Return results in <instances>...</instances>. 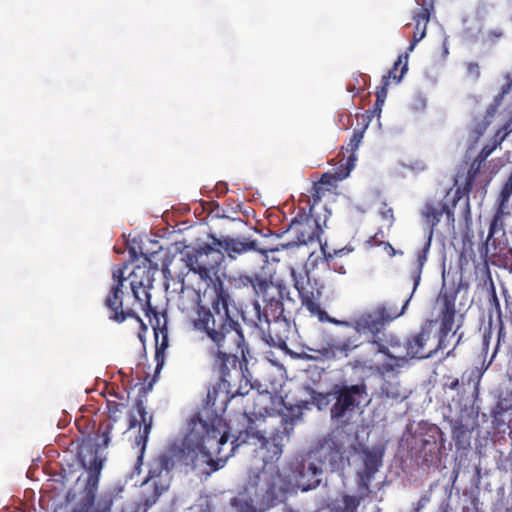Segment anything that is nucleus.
Listing matches in <instances>:
<instances>
[{"mask_svg": "<svg viewBox=\"0 0 512 512\" xmlns=\"http://www.w3.org/2000/svg\"><path fill=\"white\" fill-rule=\"evenodd\" d=\"M289 414L281 419L282 430H277L268 438L251 427L240 431L235 437L236 445L253 444L259 446L264 466L259 471H250L242 491L231 501L237 512H264L275 506L284 497L287 489L279 468L274 465L282 455L283 441L289 438L302 417L301 407H291Z\"/></svg>", "mask_w": 512, "mask_h": 512, "instance_id": "1", "label": "nucleus"}, {"mask_svg": "<svg viewBox=\"0 0 512 512\" xmlns=\"http://www.w3.org/2000/svg\"><path fill=\"white\" fill-rule=\"evenodd\" d=\"M205 416L195 415L189 424L180 452V461L190 467L197 477L207 480L214 472L223 468L227 460L233 456L235 445L227 444L226 422L218 414Z\"/></svg>", "mask_w": 512, "mask_h": 512, "instance_id": "2", "label": "nucleus"}, {"mask_svg": "<svg viewBox=\"0 0 512 512\" xmlns=\"http://www.w3.org/2000/svg\"><path fill=\"white\" fill-rule=\"evenodd\" d=\"M291 277L302 306L308 310L311 316L317 317L320 322H330L356 330L357 333L369 334L373 339L385 324L394 321L404 314L410 300L407 299L400 310L388 303H379L370 309L358 313L350 321H341L331 318L321 308L318 301L322 296L323 287L318 285L317 280H311L307 270L298 272L292 268Z\"/></svg>", "mask_w": 512, "mask_h": 512, "instance_id": "3", "label": "nucleus"}, {"mask_svg": "<svg viewBox=\"0 0 512 512\" xmlns=\"http://www.w3.org/2000/svg\"><path fill=\"white\" fill-rule=\"evenodd\" d=\"M217 286L209 306L197 303L191 324L195 331L203 335V339H207V349L223 347L230 342L243 346L245 336L242 325L230 309V293L224 283L218 282Z\"/></svg>", "mask_w": 512, "mask_h": 512, "instance_id": "4", "label": "nucleus"}, {"mask_svg": "<svg viewBox=\"0 0 512 512\" xmlns=\"http://www.w3.org/2000/svg\"><path fill=\"white\" fill-rule=\"evenodd\" d=\"M157 266L152 267L151 261L145 259L142 265H136L128 276L129 284L132 291L134 302L138 303L140 308L145 311L146 315L150 313L156 315L155 309L152 307L149 289L153 285L154 272ZM127 280L124 277V272L121 269L113 272V284L105 298V306L109 311V319L122 323L128 318H134L140 321L132 306L124 304V282Z\"/></svg>", "mask_w": 512, "mask_h": 512, "instance_id": "5", "label": "nucleus"}, {"mask_svg": "<svg viewBox=\"0 0 512 512\" xmlns=\"http://www.w3.org/2000/svg\"><path fill=\"white\" fill-rule=\"evenodd\" d=\"M457 295L458 290L454 287L443 286L441 288L436 300L440 322L438 339H431L429 326L422 327L418 333L410 335L405 343L407 360L426 359L448 347L447 337L455 324Z\"/></svg>", "mask_w": 512, "mask_h": 512, "instance_id": "6", "label": "nucleus"}, {"mask_svg": "<svg viewBox=\"0 0 512 512\" xmlns=\"http://www.w3.org/2000/svg\"><path fill=\"white\" fill-rule=\"evenodd\" d=\"M391 322H389L390 324ZM388 325L385 324L384 327L375 335L373 339L371 335L365 333H357L356 330L350 335H343L339 338H333L328 346L318 350L325 357H334L337 352L343 353L347 355L350 351L356 349L360 345H362V341L360 339L362 336L365 339H368V343L373 345L376 348L377 353H381L386 356L384 362L375 366V371L380 376L387 375L389 373H393L397 369L403 367L407 363L406 356H394L391 354L389 347L396 348L400 347L401 343L399 338L395 335H387L384 339L379 337V334L385 327Z\"/></svg>", "mask_w": 512, "mask_h": 512, "instance_id": "7", "label": "nucleus"}, {"mask_svg": "<svg viewBox=\"0 0 512 512\" xmlns=\"http://www.w3.org/2000/svg\"><path fill=\"white\" fill-rule=\"evenodd\" d=\"M284 300L292 302L294 300L287 293H278L275 297L269 298L263 304L255 303L256 321L255 327L260 331L261 338L272 347L281 350H288L287 341L292 333L290 321L285 316Z\"/></svg>", "mask_w": 512, "mask_h": 512, "instance_id": "8", "label": "nucleus"}, {"mask_svg": "<svg viewBox=\"0 0 512 512\" xmlns=\"http://www.w3.org/2000/svg\"><path fill=\"white\" fill-rule=\"evenodd\" d=\"M113 429V423L109 420L99 424L98 433L102 440L101 443H84L79 452L78 459L81 466L88 472V479L85 485V505L91 507L95 504L96 493L98 489L100 474L103 469L105 458H101L98 453L100 448H107L110 443V434Z\"/></svg>", "mask_w": 512, "mask_h": 512, "instance_id": "9", "label": "nucleus"}, {"mask_svg": "<svg viewBox=\"0 0 512 512\" xmlns=\"http://www.w3.org/2000/svg\"><path fill=\"white\" fill-rule=\"evenodd\" d=\"M148 466V475L142 484L143 491L140 501L135 506V512H147L169 489L171 472L175 466L173 455L170 452L159 453Z\"/></svg>", "mask_w": 512, "mask_h": 512, "instance_id": "10", "label": "nucleus"}, {"mask_svg": "<svg viewBox=\"0 0 512 512\" xmlns=\"http://www.w3.org/2000/svg\"><path fill=\"white\" fill-rule=\"evenodd\" d=\"M209 356L212 359L213 368L218 372L221 382L224 387L226 384L231 386L233 374L235 378H244L246 385L249 384L248 373V360L247 355L249 349L243 343V346H235L232 342L224 344L223 347L208 348Z\"/></svg>", "mask_w": 512, "mask_h": 512, "instance_id": "11", "label": "nucleus"}, {"mask_svg": "<svg viewBox=\"0 0 512 512\" xmlns=\"http://www.w3.org/2000/svg\"><path fill=\"white\" fill-rule=\"evenodd\" d=\"M213 244H204L191 253L186 254V266L190 271L217 292V283H223L218 276L219 266L224 260L223 252Z\"/></svg>", "mask_w": 512, "mask_h": 512, "instance_id": "12", "label": "nucleus"}, {"mask_svg": "<svg viewBox=\"0 0 512 512\" xmlns=\"http://www.w3.org/2000/svg\"><path fill=\"white\" fill-rule=\"evenodd\" d=\"M329 395L333 400L330 407L331 420L339 426L345 427L351 423L366 395V386L365 384L334 385Z\"/></svg>", "mask_w": 512, "mask_h": 512, "instance_id": "13", "label": "nucleus"}, {"mask_svg": "<svg viewBox=\"0 0 512 512\" xmlns=\"http://www.w3.org/2000/svg\"><path fill=\"white\" fill-rule=\"evenodd\" d=\"M444 433L436 424H425L411 437L410 450L418 465L430 467L440 460Z\"/></svg>", "mask_w": 512, "mask_h": 512, "instance_id": "14", "label": "nucleus"}, {"mask_svg": "<svg viewBox=\"0 0 512 512\" xmlns=\"http://www.w3.org/2000/svg\"><path fill=\"white\" fill-rule=\"evenodd\" d=\"M363 137L364 129L354 130L348 143V151L351 152V155L348 157L345 166L343 168L341 167L339 171L335 172L333 175L327 173L323 174L320 180L314 183L311 191L313 205L321 200L324 190H329L336 181L343 180L349 176L356 160L354 152L358 149Z\"/></svg>", "mask_w": 512, "mask_h": 512, "instance_id": "15", "label": "nucleus"}, {"mask_svg": "<svg viewBox=\"0 0 512 512\" xmlns=\"http://www.w3.org/2000/svg\"><path fill=\"white\" fill-rule=\"evenodd\" d=\"M235 283L239 288H252L255 296L261 298L263 304L278 293H287V286L282 281H273V277L266 273L240 274L235 278Z\"/></svg>", "mask_w": 512, "mask_h": 512, "instance_id": "16", "label": "nucleus"}, {"mask_svg": "<svg viewBox=\"0 0 512 512\" xmlns=\"http://www.w3.org/2000/svg\"><path fill=\"white\" fill-rule=\"evenodd\" d=\"M311 456L326 471L335 472L344 467L343 445L334 432L318 440Z\"/></svg>", "mask_w": 512, "mask_h": 512, "instance_id": "17", "label": "nucleus"}, {"mask_svg": "<svg viewBox=\"0 0 512 512\" xmlns=\"http://www.w3.org/2000/svg\"><path fill=\"white\" fill-rule=\"evenodd\" d=\"M312 209L313 206H310L309 212H306L305 208H300L289 225L288 231L294 235L296 245H307L320 240L322 227L313 217Z\"/></svg>", "mask_w": 512, "mask_h": 512, "instance_id": "18", "label": "nucleus"}, {"mask_svg": "<svg viewBox=\"0 0 512 512\" xmlns=\"http://www.w3.org/2000/svg\"><path fill=\"white\" fill-rule=\"evenodd\" d=\"M212 244L218 247L224 254V257H228L231 261L237 260L240 256L256 252L259 253L263 258H266V250L262 249L259 245L258 240L250 237H230L225 236L217 238L211 237Z\"/></svg>", "mask_w": 512, "mask_h": 512, "instance_id": "19", "label": "nucleus"}, {"mask_svg": "<svg viewBox=\"0 0 512 512\" xmlns=\"http://www.w3.org/2000/svg\"><path fill=\"white\" fill-rule=\"evenodd\" d=\"M323 471L324 469L315 462L302 460L293 468L292 477L299 489L309 491L319 486Z\"/></svg>", "mask_w": 512, "mask_h": 512, "instance_id": "20", "label": "nucleus"}, {"mask_svg": "<svg viewBox=\"0 0 512 512\" xmlns=\"http://www.w3.org/2000/svg\"><path fill=\"white\" fill-rule=\"evenodd\" d=\"M416 2L420 8L413 13L415 27L413 38L408 47L409 51H413L417 43L426 36L427 24L434 12V0H416Z\"/></svg>", "mask_w": 512, "mask_h": 512, "instance_id": "21", "label": "nucleus"}, {"mask_svg": "<svg viewBox=\"0 0 512 512\" xmlns=\"http://www.w3.org/2000/svg\"><path fill=\"white\" fill-rule=\"evenodd\" d=\"M383 377V382L380 386L378 397L383 403H400L408 397V391L403 387L397 374Z\"/></svg>", "mask_w": 512, "mask_h": 512, "instance_id": "22", "label": "nucleus"}, {"mask_svg": "<svg viewBox=\"0 0 512 512\" xmlns=\"http://www.w3.org/2000/svg\"><path fill=\"white\" fill-rule=\"evenodd\" d=\"M140 416V425H143V429L139 432V435L135 438V444L140 447V455L137 459V464H142L143 454L146 449L147 441L152 427V416H148L144 402L141 398H138L134 404Z\"/></svg>", "mask_w": 512, "mask_h": 512, "instance_id": "23", "label": "nucleus"}, {"mask_svg": "<svg viewBox=\"0 0 512 512\" xmlns=\"http://www.w3.org/2000/svg\"><path fill=\"white\" fill-rule=\"evenodd\" d=\"M364 470L360 474V486L368 488L369 483L382 465V454L373 450L363 451Z\"/></svg>", "mask_w": 512, "mask_h": 512, "instance_id": "24", "label": "nucleus"}, {"mask_svg": "<svg viewBox=\"0 0 512 512\" xmlns=\"http://www.w3.org/2000/svg\"><path fill=\"white\" fill-rule=\"evenodd\" d=\"M445 203L441 201L426 202L422 208L421 215L424 221L430 226L428 231L434 234V228L438 225L441 217L444 215Z\"/></svg>", "mask_w": 512, "mask_h": 512, "instance_id": "25", "label": "nucleus"}, {"mask_svg": "<svg viewBox=\"0 0 512 512\" xmlns=\"http://www.w3.org/2000/svg\"><path fill=\"white\" fill-rule=\"evenodd\" d=\"M432 238V231H427V238L425 244L423 248L417 252V263L416 266L411 271L410 275L411 280L414 283V289H416L420 283L422 270L427 261V256L430 251Z\"/></svg>", "mask_w": 512, "mask_h": 512, "instance_id": "26", "label": "nucleus"}, {"mask_svg": "<svg viewBox=\"0 0 512 512\" xmlns=\"http://www.w3.org/2000/svg\"><path fill=\"white\" fill-rule=\"evenodd\" d=\"M506 208H507V204L498 202L497 209H496V211L492 217V220L490 222V225H489L488 236L482 245L483 248L485 249V251H487L488 244H489L490 240L493 238V236L497 232L504 230V220L508 214V212H506Z\"/></svg>", "mask_w": 512, "mask_h": 512, "instance_id": "27", "label": "nucleus"}, {"mask_svg": "<svg viewBox=\"0 0 512 512\" xmlns=\"http://www.w3.org/2000/svg\"><path fill=\"white\" fill-rule=\"evenodd\" d=\"M408 70V55H400L397 61L394 63V66L391 70H389L387 75L382 77V80H387V84H390V79H393L395 83L400 82L403 75Z\"/></svg>", "mask_w": 512, "mask_h": 512, "instance_id": "28", "label": "nucleus"}, {"mask_svg": "<svg viewBox=\"0 0 512 512\" xmlns=\"http://www.w3.org/2000/svg\"><path fill=\"white\" fill-rule=\"evenodd\" d=\"M493 151L494 147H490V144H486L472 161L470 168L467 171V175L475 180L481 168L484 166L486 159L493 153Z\"/></svg>", "mask_w": 512, "mask_h": 512, "instance_id": "29", "label": "nucleus"}, {"mask_svg": "<svg viewBox=\"0 0 512 512\" xmlns=\"http://www.w3.org/2000/svg\"><path fill=\"white\" fill-rule=\"evenodd\" d=\"M452 438L457 449H464L470 445V435L468 429L461 421H456L452 426Z\"/></svg>", "mask_w": 512, "mask_h": 512, "instance_id": "30", "label": "nucleus"}, {"mask_svg": "<svg viewBox=\"0 0 512 512\" xmlns=\"http://www.w3.org/2000/svg\"><path fill=\"white\" fill-rule=\"evenodd\" d=\"M321 250L324 255V259L327 262L329 268L340 274H345L346 270L342 264H339L336 257L341 256L345 253V249L334 250L333 253L327 252L325 247L321 245Z\"/></svg>", "mask_w": 512, "mask_h": 512, "instance_id": "31", "label": "nucleus"}, {"mask_svg": "<svg viewBox=\"0 0 512 512\" xmlns=\"http://www.w3.org/2000/svg\"><path fill=\"white\" fill-rule=\"evenodd\" d=\"M168 347V336L167 333L162 332L161 342L156 338V350H155V360L157 362L156 365V373L162 368L164 364L165 358V350Z\"/></svg>", "mask_w": 512, "mask_h": 512, "instance_id": "32", "label": "nucleus"}, {"mask_svg": "<svg viewBox=\"0 0 512 512\" xmlns=\"http://www.w3.org/2000/svg\"><path fill=\"white\" fill-rule=\"evenodd\" d=\"M359 499L352 495H344L343 496V504L336 505L334 504L331 512H356L357 507L359 506Z\"/></svg>", "mask_w": 512, "mask_h": 512, "instance_id": "33", "label": "nucleus"}, {"mask_svg": "<svg viewBox=\"0 0 512 512\" xmlns=\"http://www.w3.org/2000/svg\"><path fill=\"white\" fill-rule=\"evenodd\" d=\"M490 124L491 120L489 119H482L474 123L469 132V136L474 144L484 135Z\"/></svg>", "mask_w": 512, "mask_h": 512, "instance_id": "34", "label": "nucleus"}, {"mask_svg": "<svg viewBox=\"0 0 512 512\" xmlns=\"http://www.w3.org/2000/svg\"><path fill=\"white\" fill-rule=\"evenodd\" d=\"M474 179H472L471 177H469L468 175H466V178H465V181L462 185L458 186L455 190V193H454V198H453V207L456 206V203L464 196L468 197L469 196V193L471 192L472 188H473V184H474ZM469 198H467L468 200Z\"/></svg>", "mask_w": 512, "mask_h": 512, "instance_id": "35", "label": "nucleus"}, {"mask_svg": "<svg viewBox=\"0 0 512 512\" xmlns=\"http://www.w3.org/2000/svg\"><path fill=\"white\" fill-rule=\"evenodd\" d=\"M510 132H512L510 124H504L495 132L493 138L491 139V143H489L490 147H494L495 150L505 141Z\"/></svg>", "mask_w": 512, "mask_h": 512, "instance_id": "36", "label": "nucleus"}, {"mask_svg": "<svg viewBox=\"0 0 512 512\" xmlns=\"http://www.w3.org/2000/svg\"><path fill=\"white\" fill-rule=\"evenodd\" d=\"M113 505L112 495H102L97 502L96 512H109Z\"/></svg>", "mask_w": 512, "mask_h": 512, "instance_id": "37", "label": "nucleus"}, {"mask_svg": "<svg viewBox=\"0 0 512 512\" xmlns=\"http://www.w3.org/2000/svg\"><path fill=\"white\" fill-rule=\"evenodd\" d=\"M387 80H382V86L379 87L376 91V105L380 106L384 104L386 95H387Z\"/></svg>", "mask_w": 512, "mask_h": 512, "instance_id": "38", "label": "nucleus"}, {"mask_svg": "<svg viewBox=\"0 0 512 512\" xmlns=\"http://www.w3.org/2000/svg\"><path fill=\"white\" fill-rule=\"evenodd\" d=\"M500 403L505 411H512V388L507 389L504 394L500 397Z\"/></svg>", "mask_w": 512, "mask_h": 512, "instance_id": "39", "label": "nucleus"}, {"mask_svg": "<svg viewBox=\"0 0 512 512\" xmlns=\"http://www.w3.org/2000/svg\"><path fill=\"white\" fill-rule=\"evenodd\" d=\"M313 401L319 408H321L323 405L326 406L330 402H333L332 396L329 395V392L326 394L316 393V395L313 396Z\"/></svg>", "mask_w": 512, "mask_h": 512, "instance_id": "40", "label": "nucleus"}, {"mask_svg": "<svg viewBox=\"0 0 512 512\" xmlns=\"http://www.w3.org/2000/svg\"><path fill=\"white\" fill-rule=\"evenodd\" d=\"M467 73L469 76L478 79L480 77V67L476 62H469L466 65Z\"/></svg>", "mask_w": 512, "mask_h": 512, "instance_id": "41", "label": "nucleus"}, {"mask_svg": "<svg viewBox=\"0 0 512 512\" xmlns=\"http://www.w3.org/2000/svg\"><path fill=\"white\" fill-rule=\"evenodd\" d=\"M489 301H490V304L495 307L496 312L500 313L501 312L500 302H499V299H498V296H497V293H496V290H495V287L493 284L490 289Z\"/></svg>", "mask_w": 512, "mask_h": 512, "instance_id": "42", "label": "nucleus"}, {"mask_svg": "<svg viewBox=\"0 0 512 512\" xmlns=\"http://www.w3.org/2000/svg\"><path fill=\"white\" fill-rule=\"evenodd\" d=\"M123 405L116 402H108V410L110 417L113 418L114 421H116L117 413L121 411V407Z\"/></svg>", "mask_w": 512, "mask_h": 512, "instance_id": "43", "label": "nucleus"}, {"mask_svg": "<svg viewBox=\"0 0 512 512\" xmlns=\"http://www.w3.org/2000/svg\"><path fill=\"white\" fill-rule=\"evenodd\" d=\"M481 377H482V374L478 369L472 370L468 376V381H467L468 384H470L471 381L476 382V386H475L476 392L478 391V386H479Z\"/></svg>", "mask_w": 512, "mask_h": 512, "instance_id": "44", "label": "nucleus"}, {"mask_svg": "<svg viewBox=\"0 0 512 512\" xmlns=\"http://www.w3.org/2000/svg\"><path fill=\"white\" fill-rule=\"evenodd\" d=\"M454 208L455 207H449L447 204H445V211L444 214L446 216V221L448 225H454L455 217H454Z\"/></svg>", "mask_w": 512, "mask_h": 512, "instance_id": "45", "label": "nucleus"}, {"mask_svg": "<svg viewBox=\"0 0 512 512\" xmlns=\"http://www.w3.org/2000/svg\"><path fill=\"white\" fill-rule=\"evenodd\" d=\"M495 101H496V103H495V104L490 105V106L487 108L486 113H485V116H484V118H483V119H489V120H491V118L494 116V114H495V112H496V110H497V107H498V105L500 104V101H499V100H497V99H496Z\"/></svg>", "mask_w": 512, "mask_h": 512, "instance_id": "46", "label": "nucleus"}, {"mask_svg": "<svg viewBox=\"0 0 512 512\" xmlns=\"http://www.w3.org/2000/svg\"><path fill=\"white\" fill-rule=\"evenodd\" d=\"M459 379L448 377L447 382L445 383V387L449 388L450 390H456L459 386Z\"/></svg>", "mask_w": 512, "mask_h": 512, "instance_id": "47", "label": "nucleus"}, {"mask_svg": "<svg viewBox=\"0 0 512 512\" xmlns=\"http://www.w3.org/2000/svg\"><path fill=\"white\" fill-rule=\"evenodd\" d=\"M512 88V80L505 85L502 86L500 95L496 98L497 100L501 101V99L508 94L511 91Z\"/></svg>", "mask_w": 512, "mask_h": 512, "instance_id": "48", "label": "nucleus"}, {"mask_svg": "<svg viewBox=\"0 0 512 512\" xmlns=\"http://www.w3.org/2000/svg\"><path fill=\"white\" fill-rule=\"evenodd\" d=\"M339 122L342 123L344 128H348L349 122H350V116L345 114L339 115Z\"/></svg>", "mask_w": 512, "mask_h": 512, "instance_id": "49", "label": "nucleus"}, {"mask_svg": "<svg viewBox=\"0 0 512 512\" xmlns=\"http://www.w3.org/2000/svg\"><path fill=\"white\" fill-rule=\"evenodd\" d=\"M162 273H163V276L166 280H172L173 279V276L168 268V265H163L162 267Z\"/></svg>", "mask_w": 512, "mask_h": 512, "instance_id": "50", "label": "nucleus"}, {"mask_svg": "<svg viewBox=\"0 0 512 512\" xmlns=\"http://www.w3.org/2000/svg\"><path fill=\"white\" fill-rule=\"evenodd\" d=\"M226 431H227L228 438H227V444L224 446V451L225 452H227L229 450V445L230 444L235 445V449L240 446V445H236V443H234L235 439L229 442L230 435H229L228 425L227 424H226Z\"/></svg>", "mask_w": 512, "mask_h": 512, "instance_id": "51", "label": "nucleus"}, {"mask_svg": "<svg viewBox=\"0 0 512 512\" xmlns=\"http://www.w3.org/2000/svg\"><path fill=\"white\" fill-rule=\"evenodd\" d=\"M489 36L492 38H500L503 36V32L501 30H492L489 32Z\"/></svg>", "mask_w": 512, "mask_h": 512, "instance_id": "52", "label": "nucleus"}, {"mask_svg": "<svg viewBox=\"0 0 512 512\" xmlns=\"http://www.w3.org/2000/svg\"><path fill=\"white\" fill-rule=\"evenodd\" d=\"M383 217L385 218H393V210L391 208L382 212Z\"/></svg>", "mask_w": 512, "mask_h": 512, "instance_id": "53", "label": "nucleus"}, {"mask_svg": "<svg viewBox=\"0 0 512 512\" xmlns=\"http://www.w3.org/2000/svg\"><path fill=\"white\" fill-rule=\"evenodd\" d=\"M460 326H461V324H458V325H457V327H456V329L454 330V332H453L452 336H455V335H457V334H458V331H459V329H460Z\"/></svg>", "mask_w": 512, "mask_h": 512, "instance_id": "54", "label": "nucleus"}, {"mask_svg": "<svg viewBox=\"0 0 512 512\" xmlns=\"http://www.w3.org/2000/svg\"><path fill=\"white\" fill-rule=\"evenodd\" d=\"M462 335H463V333H460V334L458 335V339H457V341H456L455 346H457V345L460 343V341L462 340Z\"/></svg>", "mask_w": 512, "mask_h": 512, "instance_id": "55", "label": "nucleus"}, {"mask_svg": "<svg viewBox=\"0 0 512 512\" xmlns=\"http://www.w3.org/2000/svg\"><path fill=\"white\" fill-rule=\"evenodd\" d=\"M135 426H136V419H131L130 428L135 427Z\"/></svg>", "mask_w": 512, "mask_h": 512, "instance_id": "56", "label": "nucleus"}, {"mask_svg": "<svg viewBox=\"0 0 512 512\" xmlns=\"http://www.w3.org/2000/svg\"><path fill=\"white\" fill-rule=\"evenodd\" d=\"M422 500H423V499H421V500L418 502L417 511H418L420 508H422V507H423Z\"/></svg>", "mask_w": 512, "mask_h": 512, "instance_id": "57", "label": "nucleus"}, {"mask_svg": "<svg viewBox=\"0 0 512 512\" xmlns=\"http://www.w3.org/2000/svg\"><path fill=\"white\" fill-rule=\"evenodd\" d=\"M211 396H212V394H211V392H209V393H208V396H207V398H208V403L210 402Z\"/></svg>", "mask_w": 512, "mask_h": 512, "instance_id": "58", "label": "nucleus"}, {"mask_svg": "<svg viewBox=\"0 0 512 512\" xmlns=\"http://www.w3.org/2000/svg\"><path fill=\"white\" fill-rule=\"evenodd\" d=\"M462 383L465 384V378L464 375L462 376Z\"/></svg>", "mask_w": 512, "mask_h": 512, "instance_id": "59", "label": "nucleus"}, {"mask_svg": "<svg viewBox=\"0 0 512 512\" xmlns=\"http://www.w3.org/2000/svg\"><path fill=\"white\" fill-rule=\"evenodd\" d=\"M415 290H416V289H414V288H413V291H411V294H414V291H415Z\"/></svg>", "mask_w": 512, "mask_h": 512, "instance_id": "60", "label": "nucleus"}, {"mask_svg": "<svg viewBox=\"0 0 512 512\" xmlns=\"http://www.w3.org/2000/svg\"><path fill=\"white\" fill-rule=\"evenodd\" d=\"M511 271H512V268H511Z\"/></svg>", "mask_w": 512, "mask_h": 512, "instance_id": "61", "label": "nucleus"}]
</instances>
